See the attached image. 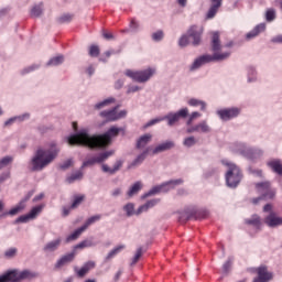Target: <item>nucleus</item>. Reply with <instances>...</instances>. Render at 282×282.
Segmentation results:
<instances>
[{
	"instance_id": "f257e3e1",
	"label": "nucleus",
	"mask_w": 282,
	"mask_h": 282,
	"mask_svg": "<svg viewBox=\"0 0 282 282\" xmlns=\"http://www.w3.org/2000/svg\"><path fill=\"white\" fill-rule=\"evenodd\" d=\"M121 129L111 127L106 133L99 135H89L87 130H82L80 132L70 135L68 138V144L70 145H84L91 150L95 149H106L112 142V138L119 135Z\"/></svg>"
},
{
	"instance_id": "f03ea898",
	"label": "nucleus",
	"mask_w": 282,
	"mask_h": 282,
	"mask_svg": "<svg viewBox=\"0 0 282 282\" xmlns=\"http://www.w3.org/2000/svg\"><path fill=\"white\" fill-rule=\"evenodd\" d=\"M232 46H234V43H228L223 45L220 41V33L218 32L213 33L212 50L214 52V55H203L196 58L191 69L195 70L207 63L221 62L227 59L231 55Z\"/></svg>"
},
{
	"instance_id": "7ed1b4c3",
	"label": "nucleus",
	"mask_w": 282,
	"mask_h": 282,
	"mask_svg": "<svg viewBox=\"0 0 282 282\" xmlns=\"http://www.w3.org/2000/svg\"><path fill=\"white\" fill-rule=\"evenodd\" d=\"M59 150L56 145H53L51 149H39L35 156L31 160L32 171L39 172L43 171L48 166L58 155Z\"/></svg>"
},
{
	"instance_id": "20e7f679",
	"label": "nucleus",
	"mask_w": 282,
	"mask_h": 282,
	"mask_svg": "<svg viewBox=\"0 0 282 282\" xmlns=\"http://www.w3.org/2000/svg\"><path fill=\"white\" fill-rule=\"evenodd\" d=\"M223 164L228 166V171L226 173L227 186L229 188H237V186L240 184L241 178H243L241 170L235 163L223 162Z\"/></svg>"
},
{
	"instance_id": "39448f33",
	"label": "nucleus",
	"mask_w": 282,
	"mask_h": 282,
	"mask_svg": "<svg viewBox=\"0 0 282 282\" xmlns=\"http://www.w3.org/2000/svg\"><path fill=\"white\" fill-rule=\"evenodd\" d=\"M202 117L200 112L194 111L189 115L187 122H185V124H187V133H194V132H198V133H208L212 131L210 127L208 126L207 121L204 120L202 122H199L196 126H193L194 121L199 119Z\"/></svg>"
},
{
	"instance_id": "423d86ee",
	"label": "nucleus",
	"mask_w": 282,
	"mask_h": 282,
	"mask_svg": "<svg viewBox=\"0 0 282 282\" xmlns=\"http://www.w3.org/2000/svg\"><path fill=\"white\" fill-rule=\"evenodd\" d=\"M154 74H156L155 68H147L144 70L134 72L132 69H127L126 75L137 83H147Z\"/></svg>"
},
{
	"instance_id": "0eeeda50",
	"label": "nucleus",
	"mask_w": 282,
	"mask_h": 282,
	"mask_svg": "<svg viewBox=\"0 0 282 282\" xmlns=\"http://www.w3.org/2000/svg\"><path fill=\"white\" fill-rule=\"evenodd\" d=\"M256 188L262 197H257L252 199L253 204H258L260 199H273L275 196V191L271 189V183L264 182V183H257Z\"/></svg>"
},
{
	"instance_id": "6e6552de",
	"label": "nucleus",
	"mask_w": 282,
	"mask_h": 282,
	"mask_svg": "<svg viewBox=\"0 0 282 282\" xmlns=\"http://www.w3.org/2000/svg\"><path fill=\"white\" fill-rule=\"evenodd\" d=\"M184 181L182 178L169 181L167 183H163L162 185L154 186L148 194H144V198L150 197L152 195H156L159 193H166L171 188H175L178 185H183Z\"/></svg>"
},
{
	"instance_id": "1a4fd4ad",
	"label": "nucleus",
	"mask_w": 282,
	"mask_h": 282,
	"mask_svg": "<svg viewBox=\"0 0 282 282\" xmlns=\"http://www.w3.org/2000/svg\"><path fill=\"white\" fill-rule=\"evenodd\" d=\"M113 154H115L113 150L102 152L93 159H88V160L84 161L82 169L87 167V166H94L96 164H100V163L107 161Z\"/></svg>"
},
{
	"instance_id": "9d476101",
	"label": "nucleus",
	"mask_w": 282,
	"mask_h": 282,
	"mask_svg": "<svg viewBox=\"0 0 282 282\" xmlns=\"http://www.w3.org/2000/svg\"><path fill=\"white\" fill-rule=\"evenodd\" d=\"M239 115H240V109L236 107L225 108L217 111V116L223 121L236 119Z\"/></svg>"
},
{
	"instance_id": "9b49d317",
	"label": "nucleus",
	"mask_w": 282,
	"mask_h": 282,
	"mask_svg": "<svg viewBox=\"0 0 282 282\" xmlns=\"http://www.w3.org/2000/svg\"><path fill=\"white\" fill-rule=\"evenodd\" d=\"M188 108H183L178 110L177 112H170L165 120H167V124L170 127H173L180 119H186L188 117Z\"/></svg>"
},
{
	"instance_id": "f8f14e48",
	"label": "nucleus",
	"mask_w": 282,
	"mask_h": 282,
	"mask_svg": "<svg viewBox=\"0 0 282 282\" xmlns=\"http://www.w3.org/2000/svg\"><path fill=\"white\" fill-rule=\"evenodd\" d=\"M100 116L107 121H116L124 118L127 116V111L123 110L118 112V107H115L111 110L100 112Z\"/></svg>"
},
{
	"instance_id": "ddd939ff",
	"label": "nucleus",
	"mask_w": 282,
	"mask_h": 282,
	"mask_svg": "<svg viewBox=\"0 0 282 282\" xmlns=\"http://www.w3.org/2000/svg\"><path fill=\"white\" fill-rule=\"evenodd\" d=\"M203 35V26L192 25L188 30V37L193 40V45L197 46L200 44Z\"/></svg>"
},
{
	"instance_id": "4468645a",
	"label": "nucleus",
	"mask_w": 282,
	"mask_h": 282,
	"mask_svg": "<svg viewBox=\"0 0 282 282\" xmlns=\"http://www.w3.org/2000/svg\"><path fill=\"white\" fill-rule=\"evenodd\" d=\"M257 274L258 276L254 278L253 282H270L273 279V273L268 271V267H259Z\"/></svg>"
},
{
	"instance_id": "2eb2a0df",
	"label": "nucleus",
	"mask_w": 282,
	"mask_h": 282,
	"mask_svg": "<svg viewBox=\"0 0 282 282\" xmlns=\"http://www.w3.org/2000/svg\"><path fill=\"white\" fill-rule=\"evenodd\" d=\"M12 274H13V278H14L15 282H21V281H24V280H32V279H36L39 276L37 273H33V272H30L28 270L22 271V272H19L17 270H12Z\"/></svg>"
},
{
	"instance_id": "dca6fc26",
	"label": "nucleus",
	"mask_w": 282,
	"mask_h": 282,
	"mask_svg": "<svg viewBox=\"0 0 282 282\" xmlns=\"http://www.w3.org/2000/svg\"><path fill=\"white\" fill-rule=\"evenodd\" d=\"M264 224L270 228L282 226V217L276 216L274 212H270V214L264 218Z\"/></svg>"
},
{
	"instance_id": "f3484780",
	"label": "nucleus",
	"mask_w": 282,
	"mask_h": 282,
	"mask_svg": "<svg viewBox=\"0 0 282 282\" xmlns=\"http://www.w3.org/2000/svg\"><path fill=\"white\" fill-rule=\"evenodd\" d=\"M75 256H76V252H75V251L63 256V257H62L61 259H58L57 262L55 263V268H56V269H59V268L65 267L66 264L72 263V262L74 261V259H75Z\"/></svg>"
},
{
	"instance_id": "a211bd4d",
	"label": "nucleus",
	"mask_w": 282,
	"mask_h": 282,
	"mask_svg": "<svg viewBox=\"0 0 282 282\" xmlns=\"http://www.w3.org/2000/svg\"><path fill=\"white\" fill-rule=\"evenodd\" d=\"M241 154L250 160H256L262 155V151L259 149L249 148V149L242 150Z\"/></svg>"
},
{
	"instance_id": "6ab92c4d",
	"label": "nucleus",
	"mask_w": 282,
	"mask_h": 282,
	"mask_svg": "<svg viewBox=\"0 0 282 282\" xmlns=\"http://www.w3.org/2000/svg\"><path fill=\"white\" fill-rule=\"evenodd\" d=\"M265 30V23H259L254 26V29L246 34L247 40H252L257 37L260 33H262Z\"/></svg>"
},
{
	"instance_id": "aec40b11",
	"label": "nucleus",
	"mask_w": 282,
	"mask_h": 282,
	"mask_svg": "<svg viewBox=\"0 0 282 282\" xmlns=\"http://www.w3.org/2000/svg\"><path fill=\"white\" fill-rule=\"evenodd\" d=\"M95 267H96L95 262L84 263V265L79 270L76 269L78 278L80 279L85 278V275L89 272V270L94 269Z\"/></svg>"
},
{
	"instance_id": "412c9836",
	"label": "nucleus",
	"mask_w": 282,
	"mask_h": 282,
	"mask_svg": "<svg viewBox=\"0 0 282 282\" xmlns=\"http://www.w3.org/2000/svg\"><path fill=\"white\" fill-rule=\"evenodd\" d=\"M174 148V143L172 141L164 142L162 144H159L153 150V155L160 154L162 152L169 151Z\"/></svg>"
},
{
	"instance_id": "4be33fe9",
	"label": "nucleus",
	"mask_w": 282,
	"mask_h": 282,
	"mask_svg": "<svg viewBox=\"0 0 282 282\" xmlns=\"http://www.w3.org/2000/svg\"><path fill=\"white\" fill-rule=\"evenodd\" d=\"M267 165L273 170L278 175H282V162L281 160H271L267 163Z\"/></svg>"
},
{
	"instance_id": "5701e85b",
	"label": "nucleus",
	"mask_w": 282,
	"mask_h": 282,
	"mask_svg": "<svg viewBox=\"0 0 282 282\" xmlns=\"http://www.w3.org/2000/svg\"><path fill=\"white\" fill-rule=\"evenodd\" d=\"M62 243V239L61 238H57L53 241H50L48 243L45 245L44 247V251L45 252H54L58 249V247L61 246Z\"/></svg>"
},
{
	"instance_id": "b1692460",
	"label": "nucleus",
	"mask_w": 282,
	"mask_h": 282,
	"mask_svg": "<svg viewBox=\"0 0 282 282\" xmlns=\"http://www.w3.org/2000/svg\"><path fill=\"white\" fill-rule=\"evenodd\" d=\"M159 199H152L150 202H147L144 205H141L137 212V215H140L141 213H147L150 208L155 207L158 205Z\"/></svg>"
},
{
	"instance_id": "393cba45",
	"label": "nucleus",
	"mask_w": 282,
	"mask_h": 282,
	"mask_svg": "<svg viewBox=\"0 0 282 282\" xmlns=\"http://www.w3.org/2000/svg\"><path fill=\"white\" fill-rule=\"evenodd\" d=\"M245 224L253 226L257 229H260V227H261V218L258 215H253V216H251V218L245 219Z\"/></svg>"
},
{
	"instance_id": "a878e982",
	"label": "nucleus",
	"mask_w": 282,
	"mask_h": 282,
	"mask_svg": "<svg viewBox=\"0 0 282 282\" xmlns=\"http://www.w3.org/2000/svg\"><path fill=\"white\" fill-rule=\"evenodd\" d=\"M151 140H152V135H151L150 133H147V134L140 137V138L138 139V142H137V148H138V149H143V148H145L147 144H148L149 142H151Z\"/></svg>"
},
{
	"instance_id": "bb28decb",
	"label": "nucleus",
	"mask_w": 282,
	"mask_h": 282,
	"mask_svg": "<svg viewBox=\"0 0 282 282\" xmlns=\"http://www.w3.org/2000/svg\"><path fill=\"white\" fill-rule=\"evenodd\" d=\"M86 196L84 194L74 195L73 204L70 205V209H77L83 202L85 200Z\"/></svg>"
},
{
	"instance_id": "cd10ccee",
	"label": "nucleus",
	"mask_w": 282,
	"mask_h": 282,
	"mask_svg": "<svg viewBox=\"0 0 282 282\" xmlns=\"http://www.w3.org/2000/svg\"><path fill=\"white\" fill-rule=\"evenodd\" d=\"M87 229L85 227H79L77 228L74 234H70L67 238H66V243H69L70 241L76 240L78 237H80L83 235L84 231H86Z\"/></svg>"
},
{
	"instance_id": "c85d7f7f",
	"label": "nucleus",
	"mask_w": 282,
	"mask_h": 282,
	"mask_svg": "<svg viewBox=\"0 0 282 282\" xmlns=\"http://www.w3.org/2000/svg\"><path fill=\"white\" fill-rule=\"evenodd\" d=\"M149 150L143 151L137 159L132 161L129 167L139 166L142 162L145 161Z\"/></svg>"
},
{
	"instance_id": "c756f323",
	"label": "nucleus",
	"mask_w": 282,
	"mask_h": 282,
	"mask_svg": "<svg viewBox=\"0 0 282 282\" xmlns=\"http://www.w3.org/2000/svg\"><path fill=\"white\" fill-rule=\"evenodd\" d=\"M188 105H189L191 107H198V106H200V110H202V111H206V109H207V104H206V101H200V100H198V99H191V100L188 101Z\"/></svg>"
},
{
	"instance_id": "7c9ffc66",
	"label": "nucleus",
	"mask_w": 282,
	"mask_h": 282,
	"mask_svg": "<svg viewBox=\"0 0 282 282\" xmlns=\"http://www.w3.org/2000/svg\"><path fill=\"white\" fill-rule=\"evenodd\" d=\"M142 188V184L140 182L133 183V185L130 187L128 192V196L131 198L134 195L139 193V191Z\"/></svg>"
},
{
	"instance_id": "2f4dec72",
	"label": "nucleus",
	"mask_w": 282,
	"mask_h": 282,
	"mask_svg": "<svg viewBox=\"0 0 282 282\" xmlns=\"http://www.w3.org/2000/svg\"><path fill=\"white\" fill-rule=\"evenodd\" d=\"M43 209H44V206H43V205H37V206L33 207V208L30 210V213L28 214V216L34 220V219L37 217V215L43 212Z\"/></svg>"
},
{
	"instance_id": "473e14b6",
	"label": "nucleus",
	"mask_w": 282,
	"mask_h": 282,
	"mask_svg": "<svg viewBox=\"0 0 282 282\" xmlns=\"http://www.w3.org/2000/svg\"><path fill=\"white\" fill-rule=\"evenodd\" d=\"M100 219H101V215L90 216V217L86 220V223H84V225H83L82 227L87 229L90 225L100 221Z\"/></svg>"
},
{
	"instance_id": "72a5a7b5",
	"label": "nucleus",
	"mask_w": 282,
	"mask_h": 282,
	"mask_svg": "<svg viewBox=\"0 0 282 282\" xmlns=\"http://www.w3.org/2000/svg\"><path fill=\"white\" fill-rule=\"evenodd\" d=\"M84 177V173L82 171H77L74 174H72L69 177H67V183L73 184L77 180H82Z\"/></svg>"
},
{
	"instance_id": "f704fd0d",
	"label": "nucleus",
	"mask_w": 282,
	"mask_h": 282,
	"mask_svg": "<svg viewBox=\"0 0 282 282\" xmlns=\"http://www.w3.org/2000/svg\"><path fill=\"white\" fill-rule=\"evenodd\" d=\"M23 203L24 202L20 203L18 206H15L12 209H10L9 212H7V214L9 216H14V215L21 213V210H23L25 208V205Z\"/></svg>"
},
{
	"instance_id": "c9c22d12",
	"label": "nucleus",
	"mask_w": 282,
	"mask_h": 282,
	"mask_svg": "<svg viewBox=\"0 0 282 282\" xmlns=\"http://www.w3.org/2000/svg\"><path fill=\"white\" fill-rule=\"evenodd\" d=\"M124 248H126L124 245H120L116 247L112 251L108 252L107 259L110 260L111 258L118 256Z\"/></svg>"
},
{
	"instance_id": "e433bc0d",
	"label": "nucleus",
	"mask_w": 282,
	"mask_h": 282,
	"mask_svg": "<svg viewBox=\"0 0 282 282\" xmlns=\"http://www.w3.org/2000/svg\"><path fill=\"white\" fill-rule=\"evenodd\" d=\"M0 282H15L13 271H9L0 276Z\"/></svg>"
},
{
	"instance_id": "4c0bfd02",
	"label": "nucleus",
	"mask_w": 282,
	"mask_h": 282,
	"mask_svg": "<svg viewBox=\"0 0 282 282\" xmlns=\"http://www.w3.org/2000/svg\"><path fill=\"white\" fill-rule=\"evenodd\" d=\"M276 18V12L274 9H268L265 11V20L267 22H273Z\"/></svg>"
},
{
	"instance_id": "58836bf2",
	"label": "nucleus",
	"mask_w": 282,
	"mask_h": 282,
	"mask_svg": "<svg viewBox=\"0 0 282 282\" xmlns=\"http://www.w3.org/2000/svg\"><path fill=\"white\" fill-rule=\"evenodd\" d=\"M220 6L219 4H213L212 8H209V10L207 11V19H213L217 11L219 10Z\"/></svg>"
},
{
	"instance_id": "ea45409f",
	"label": "nucleus",
	"mask_w": 282,
	"mask_h": 282,
	"mask_svg": "<svg viewBox=\"0 0 282 282\" xmlns=\"http://www.w3.org/2000/svg\"><path fill=\"white\" fill-rule=\"evenodd\" d=\"M28 118H29V115H28V113L22 115V116H19V117H13V118L7 120V121L4 122V126H6V127H9V126L12 124L15 120L22 121V120L28 119Z\"/></svg>"
},
{
	"instance_id": "a19ab883",
	"label": "nucleus",
	"mask_w": 282,
	"mask_h": 282,
	"mask_svg": "<svg viewBox=\"0 0 282 282\" xmlns=\"http://www.w3.org/2000/svg\"><path fill=\"white\" fill-rule=\"evenodd\" d=\"M43 14V8L41 6H35L31 9V17L37 18Z\"/></svg>"
},
{
	"instance_id": "79ce46f5",
	"label": "nucleus",
	"mask_w": 282,
	"mask_h": 282,
	"mask_svg": "<svg viewBox=\"0 0 282 282\" xmlns=\"http://www.w3.org/2000/svg\"><path fill=\"white\" fill-rule=\"evenodd\" d=\"M99 54H100L99 46L96 44L90 45V47H89L90 57H98Z\"/></svg>"
},
{
	"instance_id": "37998d69",
	"label": "nucleus",
	"mask_w": 282,
	"mask_h": 282,
	"mask_svg": "<svg viewBox=\"0 0 282 282\" xmlns=\"http://www.w3.org/2000/svg\"><path fill=\"white\" fill-rule=\"evenodd\" d=\"M197 141L195 137H187L183 141V145L187 148L194 147Z\"/></svg>"
},
{
	"instance_id": "c03bdc74",
	"label": "nucleus",
	"mask_w": 282,
	"mask_h": 282,
	"mask_svg": "<svg viewBox=\"0 0 282 282\" xmlns=\"http://www.w3.org/2000/svg\"><path fill=\"white\" fill-rule=\"evenodd\" d=\"M30 220H33L28 214L19 216L15 220L14 224H28Z\"/></svg>"
},
{
	"instance_id": "a18cd8bd",
	"label": "nucleus",
	"mask_w": 282,
	"mask_h": 282,
	"mask_svg": "<svg viewBox=\"0 0 282 282\" xmlns=\"http://www.w3.org/2000/svg\"><path fill=\"white\" fill-rule=\"evenodd\" d=\"M74 15L69 13H65L58 18V23H69L72 22Z\"/></svg>"
},
{
	"instance_id": "49530a36",
	"label": "nucleus",
	"mask_w": 282,
	"mask_h": 282,
	"mask_svg": "<svg viewBox=\"0 0 282 282\" xmlns=\"http://www.w3.org/2000/svg\"><path fill=\"white\" fill-rule=\"evenodd\" d=\"M115 102V98L110 97L104 101H100L99 104H96V109H101L104 108L105 106H108L110 104H113Z\"/></svg>"
},
{
	"instance_id": "de8ad7c7",
	"label": "nucleus",
	"mask_w": 282,
	"mask_h": 282,
	"mask_svg": "<svg viewBox=\"0 0 282 282\" xmlns=\"http://www.w3.org/2000/svg\"><path fill=\"white\" fill-rule=\"evenodd\" d=\"M13 161V159L11 156H6L3 159L0 160V170H2L3 167L9 166V164Z\"/></svg>"
},
{
	"instance_id": "09e8293b",
	"label": "nucleus",
	"mask_w": 282,
	"mask_h": 282,
	"mask_svg": "<svg viewBox=\"0 0 282 282\" xmlns=\"http://www.w3.org/2000/svg\"><path fill=\"white\" fill-rule=\"evenodd\" d=\"M93 246H94V242H91V240H83L75 248L76 249H84V248H88V247H93Z\"/></svg>"
},
{
	"instance_id": "8fccbe9b",
	"label": "nucleus",
	"mask_w": 282,
	"mask_h": 282,
	"mask_svg": "<svg viewBox=\"0 0 282 282\" xmlns=\"http://www.w3.org/2000/svg\"><path fill=\"white\" fill-rule=\"evenodd\" d=\"M64 62L63 56L53 57L50 59L48 65L57 66Z\"/></svg>"
},
{
	"instance_id": "3c124183",
	"label": "nucleus",
	"mask_w": 282,
	"mask_h": 282,
	"mask_svg": "<svg viewBox=\"0 0 282 282\" xmlns=\"http://www.w3.org/2000/svg\"><path fill=\"white\" fill-rule=\"evenodd\" d=\"M164 39V33L163 31H156L155 33L152 34V40L155 42H160Z\"/></svg>"
},
{
	"instance_id": "603ef678",
	"label": "nucleus",
	"mask_w": 282,
	"mask_h": 282,
	"mask_svg": "<svg viewBox=\"0 0 282 282\" xmlns=\"http://www.w3.org/2000/svg\"><path fill=\"white\" fill-rule=\"evenodd\" d=\"M188 36L187 35H182L181 39L178 40V45L181 47H186L188 45Z\"/></svg>"
},
{
	"instance_id": "864d4df0",
	"label": "nucleus",
	"mask_w": 282,
	"mask_h": 282,
	"mask_svg": "<svg viewBox=\"0 0 282 282\" xmlns=\"http://www.w3.org/2000/svg\"><path fill=\"white\" fill-rule=\"evenodd\" d=\"M206 218H207V212H204V210L197 212L194 215L195 220H200V219H206Z\"/></svg>"
},
{
	"instance_id": "5fc2aeb1",
	"label": "nucleus",
	"mask_w": 282,
	"mask_h": 282,
	"mask_svg": "<svg viewBox=\"0 0 282 282\" xmlns=\"http://www.w3.org/2000/svg\"><path fill=\"white\" fill-rule=\"evenodd\" d=\"M74 162L73 159H67L62 165H59V169H62L63 171L69 169L70 166H73Z\"/></svg>"
},
{
	"instance_id": "6e6d98bb",
	"label": "nucleus",
	"mask_w": 282,
	"mask_h": 282,
	"mask_svg": "<svg viewBox=\"0 0 282 282\" xmlns=\"http://www.w3.org/2000/svg\"><path fill=\"white\" fill-rule=\"evenodd\" d=\"M141 256H142V248H139L137 251V254H134V257L132 259L131 265L137 264L139 259L141 258Z\"/></svg>"
},
{
	"instance_id": "4d7b16f0",
	"label": "nucleus",
	"mask_w": 282,
	"mask_h": 282,
	"mask_svg": "<svg viewBox=\"0 0 282 282\" xmlns=\"http://www.w3.org/2000/svg\"><path fill=\"white\" fill-rule=\"evenodd\" d=\"M123 165V162L121 160H118L115 165H113V169H112V173H117L120 171V169L122 167Z\"/></svg>"
},
{
	"instance_id": "13d9d810",
	"label": "nucleus",
	"mask_w": 282,
	"mask_h": 282,
	"mask_svg": "<svg viewBox=\"0 0 282 282\" xmlns=\"http://www.w3.org/2000/svg\"><path fill=\"white\" fill-rule=\"evenodd\" d=\"M17 254V249L15 248H11L8 251L4 252V257L7 258H13Z\"/></svg>"
},
{
	"instance_id": "bf43d9fd",
	"label": "nucleus",
	"mask_w": 282,
	"mask_h": 282,
	"mask_svg": "<svg viewBox=\"0 0 282 282\" xmlns=\"http://www.w3.org/2000/svg\"><path fill=\"white\" fill-rule=\"evenodd\" d=\"M124 210H126V213L128 214V216L133 215L134 205H132V204L126 205V206H124Z\"/></svg>"
},
{
	"instance_id": "052dcab7",
	"label": "nucleus",
	"mask_w": 282,
	"mask_h": 282,
	"mask_svg": "<svg viewBox=\"0 0 282 282\" xmlns=\"http://www.w3.org/2000/svg\"><path fill=\"white\" fill-rule=\"evenodd\" d=\"M249 172H250V174H252V175H254L257 177H262V175H263L262 170H253V169L250 167Z\"/></svg>"
},
{
	"instance_id": "680f3d73",
	"label": "nucleus",
	"mask_w": 282,
	"mask_h": 282,
	"mask_svg": "<svg viewBox=\"0 0 282 282\" xmlns=\"http://www.w3.org/2000/svg\"><path fill=\"white\" fill-rule=\"evenodd\" d=\"M36 68H39V66H36V65H32L31 67H29V68H24V69H22V74H29V73H32V72H34Z\"/></svg>"
},
{
	"instance_id": "e2e57ef3",
	"label": "nucleus",
	"mask_w": 282,
	"mask_h": 282,
	"mask_svg": "<svg viewBox=\"0 0 282 282\" xmlns=\"http://www.w3.org/2000/svg\"><path fill=\"white\" fill-rule=\"evenodd\" d=\"M231 265H232V262L227 261L225 264H223V271H225V273H227L228 271H230Z\"/></svg>"
},
{
	"instance_id": "0e129e2a",
	"label": "nucleus",
	"mask_w": 282,
	"mask_h": 282,
	"mask_svg": "<svg viewBox=\"0 0 282 282\" xmlns=\"http://www.w3.org/2000/svg\"><path fill=\"white\" fill-rule=\"evenodd\" d=\"M163 119H152L150 122H148L144 128H150L154 124H156L158 122L162 121Z\"/></svg>"
},
{
	"instance_id": "69168bd1",
	"label": "nucleus",
	"mask_w": 282,
	"mask_h": 282,
	"mask_svg": "<svg viewBox=\"0 0 282 282\" xmlns=\"http://www.w3.org/2000/svg\"><path fill=\"white\" fill-rule=\"evenodd\" d=\"M101 169H102V172L105 173H109L111 175L115 174V172H112V169H110L107 164H102Z\"/></svg>"
},
{
	"instance_id": "338daca9",
	"label": "nucleus",
	"mask_w": 282,
	"mask_h": 282,
	"mask_svg": "<svg viewBox=\"0 0 282 282\" xmlns=\"http://www.w3.org/2000/svg\"><path fill=\"white\" fill-rule=\"evenodd\" d=\"M271 42L282 44V34H279V35L274 36L273 39H271Z\"/></svg>"
},
{
	"instance_id": "774afa93",
	"label": "nucleus",
	"mask_w": 282,
	"mask_h": 282,
	"mask_svg": "<svg viewBox=\"0 0 282 282\" xmlns=\"http://www.w3.org/2000/svg\"><path fill=\"white\" fill-rule=\"evenodd\" d=\"M123 84L124 82L122 79H118L116 83H115V88L116 89H120L123 87Z\"/></svg>"
}]
</instances>
